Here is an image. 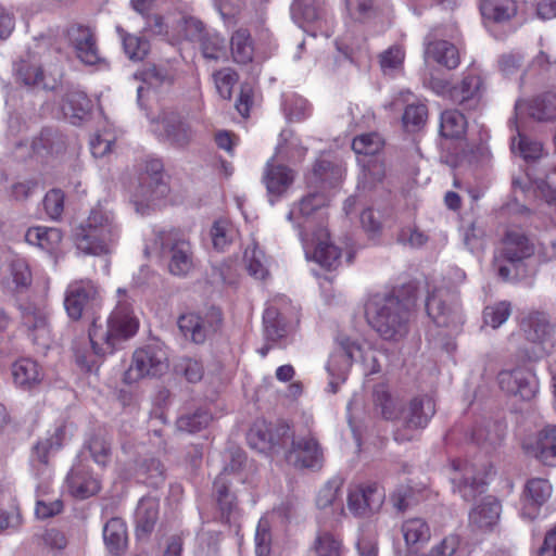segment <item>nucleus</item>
Here are the masks:
<instances>
[{"mask_svg":"<svg viewBox=\"0 0 556 556\" xmlns=\"http://www.w3.org/2000/svg\"><path fill=\"white\" fill-rule=\"evenodd\" d=\"M426 58L432 59L447 70L456 68L460 63L459 51L455 45L441 39H429L425 50Z\"/></svg>","mask_w":556,"mask_h":556,"instance_id":"c85d7f7f","label":"nucleus"},{"mask_svg":"<svg viewBox=\"0 0 556 556\" xmlns=\"http://www.w3.org/2000/svg\"><path fill=\"white\" fill-rule=\"evenodd\" d=\"M166 369L165 353L160 349L147 346L135 351L124 380L132 383L148 376L162 375Z\"/></svg>","mask_w":556,"mask_h":556,"instance_id":"2eb2a0df","label":"nucleus"},{"mask_svg":"<svg viewBox=\"0 0 556 556\" xmlns=\"http://www.w3.org/2000/svg\"><path fill=\"white\" fill-rule=\"evenodd\" d=\"M16 76L26 86L49 88L45 83L42 70L38 65L21 62L16 70Z\"/></svg>","mask_w":556,"mask_h":556,"instance_id":"bf43d9fd","label":"nucleus"},{"mask_svg":"<svg viewBox=\"0 0 556 556\" xmlns=\"http://www.w3.org/2000/svg\"><path fill=\"white\" fill-rule=\"evenodd\" d=\"M504 437L503 426L493 420H486L476 426L472 430L471 438L478 445L495 446Z\"/></svg>","mask_w":556,"mask_h":556,"instance_id":"79ce46f5","label":"nucleus"},{"mask_svg":"<svg viewBox=\"0 0 556 556\" xmlns=\"http://www.w3.org/2000/svg\"><path fill=\"white\" fill-rule=\"evenodd\" d=\"M291 14L302 28L312 24L320 26L324 15L323 0H293Z\"/></svg>","mask_w":556,"mask_h":556,"instance_id":"473e14b6","label":"nucleus"},{"mask_svg":"<svg viewBox=\"0 0 556 556\" xmlns=\"http://www.w3.org/2000/svg\"><path fill=\"white\" fill-rule=\"evenodd\" d=\"M435 412L432 396L424 394L413 397L402 409V426L394 431L395 441H412L418 431L427 427Z\"/></svg>","mask_w":556,"mask_h":556,"instance_id":"0eeeda50","label":"nucleus"},{"mask_svg":"<svg viewBox=\"0 0 556 556\" xmlns=\"http://www.w3.org/2000/svg\"><path fill=\"white\" fill-rule=\"evenodd\" d=\"M340 345H341L342 352L332 355L328 363L327 370H328L329 375H333V367L337 364L342 363V364H344L345 367L351 366L352 361L355 356V353L361 350L359 345L355 341H353L349 338H342L340 340Z\"/></svg>","mask_w":556,"mask_h":556,"instance_id":"680f3d73","label":"nucleus"},{"mask_svg":"<svg viewBox=\"0 0 556 556\" xmlns=\"http://www.w3.org/2000/svg\"><path fill=\"white\" fill-rule=\"evenodd\" d=\"M102 305L99 285L89 279L72 281L65 291L64 307L68 318L78 321L84 314Z\"/></svg>","mask_w":556,"mask_h":556,"instance_id":"1a4fd4ad","label":"nucleus"},{"mask_svg":"<svg viewBox=\"0 0 556 556\" xmlns=\"http://www.w3.org/2000/svg\"><path fill=\"white\" fill-rule=\"evenodd\" d=\"M384 493L377 484L356 486L351 489L348 496V507L359 517L376 513L382 506Z\"/></svg>","mask_w":556,"mask_h":556,"instance_id":"4be33fe9","label":"nucleus"},{"mask_svg":"<svg viewBox=\"0 0 556 556\" xmlns=\"http://www.w3.org/2000/svg\"><path fill=\"white\" fill-rule=\"evenodd\" d=\"M244 261L247 262V269L251 276L261 280L267 277L268 270L264 262L265 255L256 245L245 250Z\"/></svg>","mask_w":556,"mask_h":556,"instance_id":"052dcab7","label":"nucleus"},{"mask_svg":"<svg viewBox=\"0 0 556 556\" xmlns=\"http://www.w3.org/2000/svg\"><path fill=\"white\" fill-rule=\"evenodd\" d=\"M164 136L169 144L186 148L193 138L191 126L178 114L169 113L162 119Z\"/></svg>","mask_w":556,"mask_h":556,"instance_id":"cd10ccee","label":"nucleus"},{"mask_svg":"<svg viewBox=\"0 0 556 556\" xmlns=\"http://www.w3.org/2000/svg\"><path fill=\"white\" fill-rule=\"evenodd\" d=\"M212 420V416L204 409H198L194 413L180 416L176 426L179 431L195 433L206 428Z\"/></svg>","mask_w":556,"mask_h":556,"instance_id":"603ef678","label":"nucleus"},{"mask_svg":"<svg viewBox=\"0 0 556 556\" xmlns=\"http://www.w3.org/2000/svg\"><path fill=\"white\" fill-rule=\"evenodd\" d=\"M264 332L268 341L278 343L286 339L290 326L276 306H268L263 315Z\"/></svg>","mask_w":556,"mask_h":556,"instance_id":"72a5a7b5","label":"nucleus"},{"mask_svg":"<svg viewBox=\"0 0 556 556\" xmlns=\"http://www.w3.org/2000/svg\"><path fill=\"white\" fill-rule=\"evenodd\" d=\"M485 91L482 77L473 71L465 72L462 79L452 86L450 100L463 110H478Z\"/></svg>","mask_w":556,"mask_h":556,"instance_id":"f3484780","label":"nucleus"},{"mask_svg":"<svg viewBox=\"0 0 556 556\" xmlns=\"http://www.w3.org/2000/svg\"><path fill=\"white\" fill-rule=\"evenodd\" d=\"M116 31L123 43V48L127 56L132 61H142L150 51V43L142 37L128 34L121 26L116 27Z\"/></svg>","mask_w":556,"mask_h":556,"instance_id":"c03bdc74","label":"nucleus"},{"mask_svg":"<svg viewBox=\"0 0 556 556\" xmlns=\"http://www.w3.org/2000/svg\"><path fill=\"white\" fill-rule=\"evenodd\" d=\"M66 438L65 425L56 426L46 438H40L31 447L29 465L38 479L47 478L50 473V459L60 451Z\"/></svg>","mask_w":556,"mask_h":556,"instance_id":"4468645a","label":"nucleus"},{"mask_svg":"<svg viewBox=\"0 0 556 556\" xmlns=\"http://www.w3.org/2000/svg\"><path fill=\"white\" fill-rule=\"evenodd\" d=\"M317 556H342V542L329 532L319 534L315 540Z\"/></svg>","mask_w":556,"mask_h":556,"instance_id":"0e129e2a","label":"nucleus"},{"mask_svg":"<svg viewBox=\"0 0 556 556\" xmlns=\"http://www.w3.org/2000/svg\"><path fill=\"white\" fill-rule=\"evenodd\" d=\"M65 38L81 62L93 65L99 61L97 40L90 26L72 23L66 27Z\"/></svg>","mask_w":556,"mask_h":556,"instance_id":"a211bd4d","label":"nucleus"},{"mask_svg":"<svg viewBox=\"0 0 556 556\" xmlns=\"http://www.w3.org/2000/svg\"><path fill=\"white\" fill-rule=\"evenodd\" d=\"M283 112L291 122H301L311 114L308 102L296 94H291L283 100Z\"/></svg>","mask_w":556,"mask_h":556,"instance_id":"4d7b16f0","label":"nucleus"},{"mask_svg":"<svg viewBox=\"0 0 556 556\" xmlns=\"http://www.w3.org/2000/svg\"><path fill=\"white\" fill-rule=\"evenodd\" d=\"M167 192L162 162L157 159L147 161L138 175V185L134 191L135 202L149 205L164 198Z\"/></svg>","mask_w":556,"mask_h":556,"instance_id":"f8f14e48","label":"nucleus"},{"mask_svg":"<svg viewBox=\"0 0 556 556\" xmlns=\"http://www.w3.org/2000/svg\"><path fill=\"white\" fill-rule=\"evenodd\" d=\"M253 435H257L263 444L268 445L269 447H274L275 445H285L286 441L290 438V427L287 422L280 421L275 426L274 430H268V433L263 432L262 430H252L250 439H252ZM262 448H265V446Z\"/></svg>","mask_w":556,"mask_h":556,"instance_id":"5fc2aeb1","label":"nucleus"},{"mask_svg":"<svg viewBox=\"0 0 556 556\" xmlns=\"http://www.w3.org/2000/svg\"><path fill=\"white\" fill-rule=\"evenodd\" d=\"M213 78L218 94L223 99L229 100L232 96V88L239 80L238 73L230 67H225L216 71Z\"/></svg>","mask_w":556,"mask_h":556,"instance_id":"13d9d810","label":"nucleus"},{"mask_svg":"<svg viewBox=\"0 0 556 556\" xmlns=\"http://www.w3.org/2000/svg\"><path fill=\"white\" fill-rule=\"evenodd\" d=\"M11 372L14 384L26 391L37 388L45 377L42 367L28 357L15 361L12 364Z\"/></svg>","mask_w":556,"mask_h":556,"instance_id":"b1692460","label":"nucleus"},{"mask_svg":"<svg viewBox=\"0 0 556 556\" xmlns=\"http://www.w3.org/2000/svg\"><path fill=\"white\" fill-rule=\"evenodd\" d=\"M122 236L115 213L102 203L96 204L73 230V241L84 255L105 256L113 252Z\"/></svg>","mask_w":556,"mask_h":556,"instance_id":"7ed1b4c3","label":"nucleus"},{"mask_svg":"<svg viewBox=\"0 0 556 556\" xmlns=\"http://www.w3.org/2000/svg\"><path fill=\"white\" fill-rule=\"evenodd\" d=\"M428 316L439 327L458 329L463 324V316L456 296L448 290L432 291L426 301Z\"/></svg>","mask_w":556,"mask_h":556,"instance_id":"ddd939ff","label":"nucleus"},{"mask_svg":"<svg viewBox=\"0 0 556 556\" xmlns=\"http://www.w3.org/2000/svg\"><path fill=\"white\" fill-rule=\"evenodd\" d=\"M103 539L106 547L113 554H119L127 544V528L121 518L110 519L103 528Z\"/></svg>","mask_w":556,"mask_h":556,"instance_id":"58836bf2","label":"nucleus"},{"mask_svg":"<svg viewBox=\"0 0 556 556\" xmlns=\"http://www.w3.org/2000/svg\"><path fill=\"white\" fill-rule=\"evenodd\" d=\"M213 247L218 251H224L232 241L233 228L224 219L216 220L211 229Z\"/></svg>","mask_w":556,"mask_h":556,"instance_id":"69168bd1","label":"nucleus"},{"mask_svg":"<svg viewBox=\"0 0 556 556\" xmlns=\"http://www.w3.org/2000/svg\"><path fill=\"white\" fill-rule=\"evenodd\" d=\"M271 545L270 525L266 518H261L255 533V553L257 556H269Z\"/></svg>","mask_w":556,"mask_h":556,"instance_id":"774afa93","label":"nucleus"},{"mask_svg":"<svg viewBox=\"0 0 556 556\" xmlns=\"http://www.w3.org/2000/svg\"><path fill=\"white\" fill-rule=\"evenodd\" d=\"M501 504L497 500L488 497L472 509L469 515V522L473 529L488 531L498 521Z\"/></svg>","mask_w":556,"mask_h":556,"instance_id":"7c9ffc66","label":"nucleus"},{"mask_svg":"<svg viewBox=\"0 0 556 556\" xmlns=\"http://www.w3.org/2000/svg\"><path fill=\"white\" fill-rule=\"evenodd\" d=\"M295 172L282 163H278L275 156L270 157L263 170L262 181L266 187L269 202L274 204L292 186Z\"/></svg>","mask_w":556,"mask_h":556,"instance_id":"412c9836","label":"nucleus"},{"mask_svg":"<svg viewBox=\"0 0 556 556\" xmlns=\"http://www.w3.org/2000/svg\"><path fill=\"white\" fill-rule=\"evenodd\" d=\"M66 486L71 495L79 500L88 498L101 489L100 480L83 463L72 467L66 477Z\"/></svg>","mask_w":556,"mask_h":556,"instance_id":"5701e85b","label":"nucleus"},{"mask_svg":"<svg viewBox=\"0 0 556 556\" xmlns=\"http://www.w3.org/2000/svg\"><path fill=\"white\" fill-rule=\"evenodd\" d=\"M222 324V311L214 306L203 314L186 313L178 318L180 332L194 344H203L220 329Z\"/></svg>","mask_w":556,"mask_h":556,"instance_id":"9b49d317","label":"nucleus"},{"mask_svg":"<svg viewBox=\"0 0 556 556\" xmlns=\"http://www.w3.org/2000/svg\"><path fill=\"white\" fill-rule=\"evenodd\" d=\"M415 305L412 287L376 294L366 305L367 321L383 341L399 343L409 333Z\"/></svg>","mask_w":556,"mask_h":556,"instance_id":"f257e3e1","label":"nucleus"},{"mask_svg":"<svg viewBox=\"0 0 556 556\" xmlns=\"http://www.w3.org/2000/svg\"><path fill=\"white\" fill-rule=\"evenodd\" d=\"M451 468V481L465 501H471L482 492L486 478L492 472L489 463L476 464L466 459H453Z\"/></svg>","mask_w":556,"mask_h":556,"instance_id":"6e6552de","label":"nucleus"},{"mask_svg":"<svg viewBox=\"0 0 556 556\" xmlns=\"http://www.w3.org/2000/svg\"><path fill=\"white\" fill-rule=\"evenodd\" d=\"M343 482L341 479H332L327 482L318 492L316 504L319 509L332 508L339 515L343 514L341 500Z\"/></svg>","mask_w":556,"mask_h":556,"instance_id":"4c0bfd02","label":"nucleus"},{"mask_svg":"<svg viewBox=\"0 0 556 556\" xmlns=\"http://www.w3.org/2000/svg\"><path fill=\"white\" fill-rule=\"evenodd\" d=\"M159 510L160 503L156 498L143 497L139 501L135 514L136 535L138 539H147L153 532L159 520Z\"/></svg>","mask_w":556,"mask_h":556,"instance_id":"bb28decb","label":"nucleus"},{"mask_svg":"<svg viewBox=\"0 0 556 556\" xmlns=\"http://www.w3.org/2000/svg\"><path fill=\"white\" fill-rule=\"evenodd\" d=\"M213 492L222 515H230L236 506V496L229 492L227 476L219 473L214 481Z\"/></svg>","mask_w":556,"mask_h":556,"instance_id":"09e8293b","label":"nucleus"},{"mask_svg":"<svg viewBox=\"0 0 556 556\" xmlns=\"http://www.w3.org/2000/svg\"><path fill=\"white\" fill-rule=\"evenodd\" d=\"M316 247L314 251L315 260L324 267L331 269L336 268L340 260V250L338 247L329 243L328 232L326 229L320 228L316 233Z\"/></svg>","mask_w":556,"mask_h":556,"instance_id":"ea45409f","label":"nucleus"},{"mask_svg":"<svg viewBox=\"0 0 556 556\" xmlns=\"http://www.w3.org/2000/svg\"><path fill=\"white\" fill-rule=\"evenodd\" d=\"M466 116L456 109L445 110L441 113L440 134L447 139H462L467 132Z\"/></svg>","mask_w":556,"mask_h":556,"instance_id":"f704fd0d","label":"nucleus"},{"mask_svg":"<svg viewBox=\"0 0 556 556\" xmlns=\"http://www.w3.org/2000/svg\"><path fill=\"white\" fill-rule=\"evenodd\" d=\"M511 151L529 162L541 159L544 149L540 141L521 134L518 128L517 136L511 139Z\"/></svg>","mask_w":556,"mask_h":556,"instance_id":"37998d69","label":"nucleus"},{"mask_svg":"<svg viewBox=\"0 0 556 556\" xmlns=\"http://www.w3.org/2000/svg\"><path fill=\"white\" fill-rule=\"evenodd\" d=\"M535 253L533 240L521 229H507L496 248L492 266L497 277L509 281L518 276L519 267Z\"/></svg>","mask_w":556,"mask_h":556,"instance_id":"20e7f679","label":"nucleus"},{"mask_svg":"<svg viewBox=\"0 0 556 556\" xmlns=\"http://www.w3.org/2000/svg\"><path fill=\"white\" fill-rule=\"evenodd\" d=\"M480 10L484 18L502 23L515 16L517 7L514 0H485Z\"/></svg>","mask_w":556,"mask_h":556,"instance_id":"a19ab883","label":"nucleus"},{"mask_svg":"<svg viewBox=\"0 0 556 556\" xmlns=\"http://www.w3.org/2000/svg\"><path fill=\"white\" fill-rule=\"evenodd\" d=\"M329 203V197L324 191H314L304 195L298 203H294L291 207L287 218L294 223L299 229L301 240L306 243L309 241L307 233L308 218L318 210L327 206Z\"/></svg>","mask_w":556,"mask_h":556,"instance_id":"aec40b11","label":"nucleus"},{"mask_svg":"<svg viewBox=\"0 0 556 556\" xmlns=\"http://www.w3.org/2000/svg\"><path fill=\"white\" fill-rule=\"evenodd\" d=\"M63 240V232L56 227L34 226L27 229L25 241L48 253L55 252Z\"/></svg>","mask_w":556,"mask_h":556,"instance_id":"c756f323","label":"nucleus"},{"mask_svg":"<svg viewBox=\"0 0 556 556\" xmlns=\"http://www.w3.org/2000/svg\"><path fill=\"white\" fill-rule=\"evenodd\" d=\"M144 85L151 88H160L162 86H170L174 84L176 74L173 68L167 65L149 64L135 75Z\"/></svg>","mask_w":556,"mask_h":556,"instance_id":"e433bc0d","label":"nucleus"},{"mask_svg":"<svg viewBox=\"0 0 556 556\" xmlns=\"http://www.w3.org/2000/svg\"><path fill=\"white\" fill-rule=\"evenodd\" d=\"M308 148L303 146L302 140L292 130L285 129L280 132L274 156L275 160L279 157L280 161L296 165L305 160Z\"/></svg>","mask_w":556,"mask_h":556,"instance_id":"a878e982","label":"nucleus"},{"mask_svg":"<svg viewBox=\"0 0 556 556\" xmlns=\"http://www.w3.org/2000/svg\"><path fill=\"white\" fill-rule=\"evenodd\" d=\"M232 59L238 64H248L254 56V43L249 29L238 28L230 37Z\"/></svg>","mask_w":556,"mask_h":556,"instance_id":"c9c22d12","label":"nucleus"},{"mask_svg":"<svg viewBox=\"0 0 556 556\" xmlns=\"http://www.w3.org/2000/svg\"><path fill=\"white\" fill-rule=\"evenodd\" d=\"M532 451L544 465H556V425H547L538 432Z\"/></svg>","mask_w":556,"mask_h":556,"instance_id":"2f4dec72","label":"nucleus"},{"mask_svg":"<svg viewBox=\"0 0 556 556\" xmlns=\"http://www.w3.org/2000/svg\"><path fill=\"white\" fill-rule=\"evenodd\" d=\"M285 457L294 468L312 471L320 470L325 463L324 448L312 430L292 433Z\"/></svg>","mask_w":556,"mask_h":556,"instance_id":"423d86ee","label":"nucleus"},{"mask_svg":"<svg viewBox=\"0 0 556 556\" xmlns=\"http://www.w3.org/2000/svg\"><path fill=\"white\" fill-rule=\"evenodd\" d=\"M341 178V168L327 161L317 160L313 166L312 176L308 178L312 184L326 186H334Z\"/></svg>","mask_w":556,"mask_h":556,"instance_id":"a18cd8bd","label":"nucleus"},{"mask_svg":"<svg viewBox=\"0 0 556 556\" xmlns=\"http://www.w3.org/2000/svg\"><path fill=\"white\" fill-rule=\"evenodd\" d=\"M523 115H528L536 122L556 121V93L548 91L531 100L516 101L514 116L509 119V125L518 129V119Z\"/></svg>","mask_w":556,"mask_h":556,"instance_id":"dca6fc26","label":"nucleus"},{"mask_svg":"<svg viewBox=\"0 0 556 556\" xmlns=\"http://www.w3.org/2000/svg\"><path fill=\"white\" fill-rule=\"evenodd\" d=\"M497 380L503 391L510 395L520 396L525 401L533 399L538 392L535 375L527 368L502 370Z\"/></svg>","mask_w":556,"mask_h":556,"instance_id":"6ab92c4d","label":"nucleus"},{"mask_svg":"<svg viewBox=\"0 0 556 556\" xmlns=\"http://www.w3.org/2000/svg\"><path fill=\"white\" fill-rule=\"evenodd\" d=\"M402 532L407 545L424 543L430 539V529L421 518H412L404 521Z\"/></svg>","mask_w":556,"mask_h":556,"instance_id":"3c124183","label":"nucleus"},{"mask_svg":"<svg viewBox=\"0 0 556 556\" xmlns=\"http://www.w3.org/2000/svg\"><path fill=\"white\" fill-rule=\"evenodd\" d=\"M428 109L425 104H408L402 117L403 125L408 131H415L426 123Z\"/></svg>","mask_w":556,"mask_h":556,"instance_id":"e2e57ef3","label":"nucleus"},{"mask_svg":"<svg viewBox=\"0 0 556 556\" xmlns=\"http://www.w3.org/2000/svg\"><path fill=\"white\" fill-rule=\"evenodd\" d=\"M510 315V304L508 302H500L491 306H486L483 311L484 324L496 329L504 324Z\"/></svg>","mask_w":556,"mask_h":556,"instance_id":"338daca9","label":"nucleus"},{"mask_svg":"<svg viewBox=\"0 0 556 556\" xmlns=\"http://www.w3.org/2000/svg\"><path fill=\"white\" fill-rule=\"evenodd\" d=\"M91 109V102L83 91H71L66 93L62 110L66 116L81 119Z\"/></svg>","mask_w":556,"mask_h":556,"instance_id":"de8ad7c7","label":"nucleus"},{"mask_svg":"<svg viewBox=\"0 0 556 556\" xmlns=\"http://www.w3.org/2000/svg\"><path fill=\"white\" fill-rule=\"evenodd\" d=\"M21 326L27 338L39 351L50 348L53 337L48 306L37 303H25L20 306Z\"/></svg>","mask_w":556,"mask_h":556,"instance_id":"9d476101","label":"nucleus"},{"mask_svg":"<svg viewBox=\"0 0 556 556\" xmlns=\"http://www.w3.org/2000/svg\"><path fill=\"white\" fill-rule=\"evenodd\" d=\"M553 488L548 480L543 478L529 479L523 490L526 507L522 515L533 519L536 510L549 500Z\"/></svg>","mask_w":556,"mask_h":556,"instance_id":"393cba45","label":"nucleus"},{"mask_svg":"<svg viewBox=\"0 0 556 556\" xmlns=\"http://www.w3.org/2000/svg\"><path fill=\"white\" fill-rule=\"evenodd\" d=\"M162 256L167 262L170 274L188 275L194 266V256L189 238L181 231L173 229L157 235Z\"/></svg>","mask_w":556,"mask_h":556,"instance_id":"39448f33","label":"nucleus"},{"mask_svg":"<svg viewBox=\"0 0 556 556\" xmlns=\"http://www.w3.org/2000/svg\"><path fill=\"white\" fill-rule=\"evenodd\" d=\"M199 45L206 60L217 61L225 55V39L215 31H208Z\"/></svg>","mask_w":556,"mask_h":556,"instance_id":"6e6d98bb","label":"nucleus"},{"mask_svg":"<svg viewBox=\"0 0 556 556\" xmlns=\"http://www.w3.org/2000/svg\"><path fill=\"white\" fill-rule=\"evenodd\" d=\"M375 409L387 420H393L399 416V410L394 399L391 396L386 386L378 384L372 391Z\"/></svg>","mask_w":556,"mask_h":556,"instance_id":"8fccbe9b","label":"nucleus"},{"mask_svg":"<svg viewBox=\"0 0 556 556\" xmlns=\"http://www.w3.org/2000/svg\"><path fill=\"white\" fill-rule=\"evenodd\" d=\"M118 301L108 316L105 323L93 318L88 337L94 355L105 357L112 355L122 344L132 338L139 329V320L134 315L132 306L124 289L117 290Z\"/></svg>","mask_w":556,"mask_h":556,"instance_id":"f03ea898","label":"nucleus"},{"mask_svg":"<svg viewBox=\"0 0 556 556\" xmlns=\"http://www.w3.org/2000/svg\"><path fill=\"white\" fill-rule=\"evenodd\" d=\"M91 458L99 466L105 467L111 460V441L103 432L93 433L85 444Z\"/></svg>","mask_w":556,"mask_h":556,"instance_id":"49530a36","label":"nucleus"},{"mask_svg":"<svg viewBox=\"0 0 556 556\" xmlns=\"http://www.w3.org/2000/svg\"><path fill=\"white\" fill-rule=\"evenodd\" d=\"M384 146L382 137L377 132L362 134L353 139L352 149L356 154L375 155Z\"/></svg>","mask_w":556,"mask_h":556,"instance_id":"864d4df0","label":"nucleus"}]
</instances>
